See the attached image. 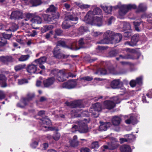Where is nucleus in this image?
Instances as JSON below:
<instances>
[{"instance_id": "obj_1", "label": "nucleus", "mask_w": 152, "mask_h": 152, "mask_svg": "<svg viewBox=\"0 0 152 152\" xmlns=\"http://www.w3.org/2000/svg\"><path fill=\"white\" fill-rule=\"evenodd\" d=\"M78 18L77 17H74L72 15L66 16L65 17V20L62 25L63 28L66 29L73 26L77 23Z\"/></svg>"}, {"instance_id": "obj_2", "label": "nucleus", "mask_w": 152, "mask_h": 152, "mask_svg": "<svg viewBox=\"0 0 152 152\" xmlns=\"http://www.w3.org/2000/svg\"><path fill=\"white\" fill-rule=\"evenodd\" d=\"M76 76L70 72L68 73L66 70H61L58 73L57 79L59 81L63 82L69 77H74Z\"/></svg>"}, {"instance_id": "obj_3", "label": "nucleus", "mask_w": 152, "mask_h": 152, "mask_svg": "<svg viewBox=\"0 0 152 152\" xmlns=\"http://www.w3.org/2000/svg\"><path fill=\"white\" fill-rule=\"evenodd\" d=\"M88 19L84 18V21L86 23L92 25H96L98 26H100L102 25V18L97 16L92 17L91 18L90 17H87Z\"/></svg>"}, {"instance_id": "obj_4", "label": "nucleus", "mask_w": 152, "mask_h": 152, "mask_svg": "<svg viewBox=\"0 0 152 152\" xmlns=\"http://www.w3.org/2000/svg\"><path fill=\"white\" fill-rule=\"evenodd\" d=\"M79 128L76 125H73L72 127V130L75 129L73 132L76 131L77 129L80 133H86L88 131V128L86 124L83 121L80 122L79 123Z\"/></svg>"}, {"instance_id": "obj_5", "label": "nucleus", "mask_w": 152, "mask_h": 152, "mask_svg": "<svg viewBox=\"0 0 152 152\" xmlns=\"http://www.w3.org/2000/svg\"><path fill=\"white\" fill-rule=\"evenodd\" d=\"M101 110L102 106L101 104L97 103L93 104L91 109L89 110V112L96 118L98 116V112L100 111Z\"/></svg>"}, {"instance_id": "obj_6", "label": "nucleus", "mask_w": 152, "mask_h": 152, "mask_svg": "<svg viewBox=\"0 0 152 152\" xmlns=\"http://www.w3.org/2000/svg\"><path fill=\"white\" fill-rule=\"evenodd\" d=\"M115 102L110 100H106L104 102V107L107 109L110 110L113 108L115 106V104H118L120 103V101L117 97L115 98Z\"/></svg>"}, {"instance_id": "obj_7", "label": "nucleus", "mask_w": 152, "mask_h": 152, "mask_svg": "<svg viewBox=\"0 0 152 152\" xmlns=\"http://www.w3.org/2000/svg\"><path fill=\"white\" fill-rule=\"evenodd\" d=\"M53 55L54 57L59 59L67 58L69 56L68 55H65L60 52V49L56 48L53 51Z\"/></svg>"}, {"instance_id": "obj_8", "label": "nucleus", "mask_w": 152, "mask_h": 152, "mask_svg": "<svg viewBox=\"0 0 152 152\" xmlns=\"http://www.w3.org/2000/svg\"><path fill=\"white\" fill-rule=\"evenodd\" d=\"M76 79L70 80L62 84L61 87L63 88L71 89L74 88L77 85Z\"/></svg>"}, {"instance_id": "obj_9", "label": "nucleus", "mask_w": 152, "mask_h": 152, "mask_svg": "<svg viewBox=\"0 0 152 152\" xmlns=\"http://www.w3.org/2000/svg\"><path fill=\"white\" fill-rule=\"evenodd\" d=\"M42 21V19L40 17L38 16H34L31 19L30 21L31 22V26L32 28L34 29H37L39 27H35L36 25L41 23Z\"/></svg>"}, {"instance_id": "obj_10", "label": "nucleus", "mask_w": 152, "mask_h": 152, "mask_svg": "<svg viewBox=\"0 0 152 152\" xmlns=\"http://www.w3.org/2000/svg\"><path fill=\"white\" fill-rule=\"evenodd\" d=\"M101 10L98 7L95 8L93 11H89L85 17V19H88L87 17H90L91 18L93 15H99L101 14Z\"/></svg>"}, {"instance_id": "obj_11", "label": "nucleus", "mask_w": 152, "mask_h": 152, "mask_svg": "<svg viewBox=\"0 0 152 152\" xmlns=\"http://www.w3.org/2000/svg\"><path fill=\"white\" fill-rule=\"evenodd\" d=\"M10 18L13 19H22L23 18V13L22 11L19 10L14 11L12 12Z\"/></svg>"}, {"instance_id": "obj_12", "label": "nucleus", "mask_w": 152, "mask_h": 152, "mask_svg": "<svg viewBox=\"0 0 152 152\" xmlns=\"http://www.w3.org/2000/svg\"><path fill=\"white\" fill-rule=\"evenodd\" d=\"M139 40V35L138 34H135L132 37L131 42H127L125 43V45H128L130 46H133L136 45Z\"/></svg>"}, {"instance_id": "obj_13", "label": "nucleus", "mask_w": 152, "mask_h": 152, "mask_svg": "<svg viewBox=\"0 0 152 152\" xmlns=\"http://www.w3.org/2000/svg\"><path fill=\"white\" fill-rule=\"evenodd\" d=\"M0 61L5 64H8L9 63L12 62L14 58L11 56H2L0 57Z\"/></svg>"}, {"instance_id": "obj_14", "label": "nucleus", "mask_w": 152, "mask_h": 152, "mask_svg": "<svg viewBox=\"0 0 152 152\" xmlns=\"http://www.w3.org/2000/svg\"><path fill=\"white\" fill-rule=\"evenodd\" d=\"M100 125L99 126V130L101 131H105L110 127L111 125L110 122H104L101 121L99 122Z\"/></svg>"}, {"instance_id": "obj_15", "label": "nucleus", "mask_w": 152, "mask_h": 152, "mask_svg": "<svg viewBox=\"0 0 152 152\" xmlns=\"http://www.w3.org/2000/svg\"><path fill=\"white\" fill-rule=\"evenodd\" d=\"M26 70L29 73H35L37 71V65L33 64H29L27 66Z\"/></svg>"}, {"instance_id": "obj_16", "label": "nucleus", "mask_w": 152, "mask_h": 152, "mask_svg": "<svg viewBox=\"0 0 152 152\" xmlns=\"http://www.w3.org/2000/svg\"><path fill=\"white\" fill-rule=\"evenodd\" d=\"M35 95L34 93H28L27 94V98H22V102L25 105L28 104L29 101L31 100L34 97Z\"/></svg>"}, {"instance_id": "obj_17", "label": "nucleus", "mask_w": 152, "mask_h": 152, "mask_svg": "<svg viewBox=\"0 0 152 152\" xmlns=\"http://www.w3.org/2000/svg\"><path fill=\"white\" fill-rule=\"evenodd\" d=\"M55 80L54 77H50L43 81V85L45 87H48L53 84Z\"/></svg>"}, {"instance_id": "obj_18", "label": "nucleus", "mask_w": 152, "mask_h": 152, "mask_svg": "<svg viewBox=\"0 0 152 152\" xmlns=\"http://www.w3.org/2000/svg\"><path fill=\"white\" fill-rule=\"evenodd\" d=\"M115 34L113 31L110 30H107L105 32L104 34V36L105 37L112 43V41L113 39Z\"/></svg>"}, {"instance_id": "obj_19", "label": "nucleus", "mask_w": 152, "mask_h": 152, "mask_svg": "<svg viewBox=\"0 0 152 152\" xmlns=\"http://www.w3.org/2000/svg\"><path fill=\"white\" fill-rule=\"evenodd\" d=\"M113 69H108L107 70L104 68H100L95 73V74L99 75H105L112 72Z\"/></svg>"}, {"instance_id": "obj_20", "label": "nucleus", "mask_w": 152, "mask_h": 152, "mask_svg": "<svg viewBox=\"0 0 152 152\" xmlns=\"http://www.w3.org/2000/svg\"><path fill=\"white\" fill-rule=\"evenodd\" d=\"M121 85L122 83L119 79L114 80L110 84L111 87L113 89L119 88L121 87Z\"/></svg>"}, {"instance_id": "obj_21", "label": "nucleus", "mask_w": 152, "mask_h": 152, "mask_svg": "<svg viewBox=\"0 0 152 152\" xmlns=\"http://www.w3.org/2000/svg\"><path fill=\"white\" fill-rule=\"evenodd\" d=\"M7 78L3 74H0V84L2 87H5L7 86L6 83Z\"/></svg>"}, {"instance_id": "obj_22", "label": "nucleus", "mask_w": 152, "mask_h": 152, "mask_svg": "<svg viewBox=\"0 0 152 152\" xmlns=\"http://www.w3.org/2000/svg\"><path fill=\"white\" fill-rule=\"evenodd\" d=\"M122 35L119 33L115 34L113 37V39L112 41V43H118L122 39Z\"/></svg>"}, {"instance_id": "obj_23", "label": "nucleus", "mask_w": 152, "mask_h": 152, "mask_svg": "<svg viewBox=\"0 0 152 152\" xmlns=\"http://www.w3.org/2000/svg\"><path fill=\"white\" fill-rule=\"evenodd\" d=\"M77 136H74L73 139L69 141L70 145L71 146L73 147H75L78 146L79 145V142L77 140Z\"/></svg>"}, {"instance_id": "obj_24", "label": "nucleus", "mask_w": 152, "mask_h": 152, "mask_svg": "<svg viewBox=\"0 0 152 152\" xmlns=\"http://www.w3.org/2000/svg\"><path fill=\"white\" fill-rule=\"evenodd\" d=\"M71 105L74 108L84 107V105L82 104V102L80 100L73 102L72 103Z\"/></svg>"}, {"instance_id": "obj_25", "label": "nucleus", "mask_w": 152, "mask_h": 152, "mask_svg": "<svg viewBox=\"0 0 152 152\" xmlns=\"http://www.w3.org/2000/svg\"><path fill=\"white\" fill-rule=\"evenodd\" d=\"M120 150L121 152H131V149L129 146L124 145L120 147Z\"/></svg>"}, {"instance_id": "obj_26", "label": "nucleus", "mask_w": 152, "mask_h": 152, "mask_svg": "<svg viewBox=\"0 0 152 152\" xmlns=\"http://www.w3.org/2000/svg\"><path fill=\"white\" fill-rule=\"evenodd\" d=\"M121 121V119L119 117L115 116L112 118V122L114 125L117 126L120 124Z\"/></svg>"}, {"instance_id": "obj_27", "label": "nucleus", "mask_w": 152, "mask_h": 152, "mask_svg": "<svg viewBox=\"0 0 152 152\" xmlns=\"http://www.w3.org/2000/svg\"><path fill=\"white\" fill-rule=\"evenodd\" d=\"M47 58L45 56H42L39 58L35 60L33 63H35L39 65H41L46 62Z\"/></svg>"}, {"instance_id": "obj_28", "label": "nucleus", "mask_w": 152, "mask_h": 152, "mask_svg": "<svg viewBox=\"0 0 152 152\" xmlns=\"http://www.w3.org/2000/svg\"><path fill=\"white\" fill-rule=\"evenodd\" d=\"M117 147V145L111 143L107 145H104L103 146V148H102V150L103 151H105V149H109L110 150H113Z\"/></svg>"}, {"instance_id": "obj_29", "label": "nucleus", "mask_w": 152, "mask_h": 152, "mask_svg": "<svg viewBox=\"0 0 152 152\" xmlns=\"http://www.w3.org/2000/svg\"><path fill=\"white\" fill-rule=\"evenodd\" d=\"M50 121L49 119L47 118H45L42 119L41 122H40V123L42 125V127L46 128H47V126H45V125H48L50 124Z\"/></svg>"}, {"instance_id": "obj_30", "label": "nucleus", "mask_w": 152, "mask_h": 152, "mask_svg": "<svg viewBox=\"0 0 152 152\" xmlns=\"http://www.w3.org/2000/svg\"><path fill=\"white\" fill-rule=\"evenodd\" d=\"M133 24L134 25V27L135 30L138 32L141 31L142 28L140 26L141 24V22H137L134 21L133 22Z\"/></svg>"}, {"instance_id": "obj_31", "label": "nucleus", "mask_w": 152, "mask_h": 152, "mask_svg": "<svg viewBox=\"0 0 152 152\" xmlns=\"http://www.w3.org/2000/svg\"><path fill=\"white\" fill-rule=\"evenodd\" d=\"M56 10L57 8L53 5L52 4L47 9L46 12L47 13L49 12H51L52 14H55Z\"/></svg>"}, {"instance_id": "obj_32", "label": "nucleus", "mask_w": 152, "mask_h": 152, "mask_svg": "<svg viewBox=\"0 0 152 152\" xmlns=\"http://www.w3.org/2000/svg\"><path fill=\"white\" fill-rule=\"evenodd\" d=\"M128 12L127 9L125 7L124 5H122L119 9V14L120 15L123 16L125 15Z\"/></svg>"}, {"instance_id": "obj_33", "label": "nucleus", "mask_w": 152, "mask_h": 152, "mask_svg": "<svg viewBox=\"0 0 152 152\" xmlns=\"http://www.w3.org/2000/svg\"><path fill=\"white\" fill-rule=\"evenodd\" d=\"M147 8V6L145 4L140 3L138 6L137 11V12H144L146 10Z\"/></svg>"}, {"instance_id": "obj_34", "label": "nucleus", "mask_w": 152, "mask_h": 152, "mask_svg": "<svg viewBox=\"0 0 152 152\" xmlns=\"http://www.w3.org/2000/svg\"><path fill=\"white\" fill-rule=\"evenodd\" d=\"M45 16L47 18L46 20L48 21H52L58 18L57 16L55 14H52L51 15L47 14L45 15Z\"/></svg>"}, {"instance_id": "obj_35", "label": "nucleus", "mask_w": 152, "mask_h": 152, "mask_svg": "<svg viewBox=\"0 0 152 152\" xmlns=\"http://www.w3.org/2000/svg\"><path fill=\"white\" fill-rule=\"evenodd\" d=\"M66 47L72 50H77L80 49V48L77 47V43L76 42H73L71 45L66 46Z\"/></svg>"}, {"instance_id": "obj_36", "label": "nucleus", "mask_w": 152, "mask_h": 152, "mask_svg": "<svg viewBox=\"0 0 152 152\" xmlns=\"http://www.w3.org/2000/svg\"><path fill=\"white\" fill-rule=\"evenodd\" d=\"M30 2L33 6H37L40 5L42 2L41 0H30Z\"/></svg>"}, {"instance_id": "obj_37", "label": "nucleus", "mask_w": 152, "mask_h": 152, "mask_svg": "<svg viewBox=\"0 0 152 152\" xmlns=\"http://www.w3.org/2000/svg\"><path fill=\"white\" fill-rule=\"evenodd\" d=\"M101 7L104 11L107 13L109 14L112 12V6L107 7L101 5Z\"/></svg>"}, {"instance_id": "obj_38", "label": "nucleus", "mask_w": 152, "mask_h": 152, "mask_svg": "<svg viewBox=\"0 0 152 152\" xmlns=\"http://www.w3.org/2000/svg\"><path fill=\"white\" fill-rule=\"evenodd\" d=\"M25 17L24 18L25 20L27 21L29 20H31L34 16V15L32 13H26L25 14Z\"/></svg>"}, {"instance_id": "obj_39", "label": "nucleus", "mask_w": 152, "mask_h": 152, "mask_svg": "<svg viewBox=\"0 0 152 152\" xmlns=\"http://www.w3.org/2000/svg\"><path fill=\"white\" fill-rule=\"evenodd\" d=\"M124 137L127 138L129 142L132 141L135 138V136L132 134L125 135Z\"/></svg>"}, {"instance_id": "obj_40", "label": "nucleus", "mask_w": 152, "mask_h": 152, "mask_svg": "<svg viewBox=\"0 0 152 152\" xmlns=\"http://www.w3.org/2000/svg\"><path fill=\"white\" fill-rule=\"evenodd\" d=\"M53 26L51 25H48L45 26L42 28V31L45 32L49 30L52 29Z\"/></svg>"}, {"instance_id": "obj_41", "label": "nucleus", "mask_w": 152, "mask_h": 152, "mask_svg": "<svg viewBox=\"0 0 152 152\" xmlns=\"http://www.w3.org/2000/svg\"><path fill=\"white\" fill-rule=\"evenodd\" d=\"M30 56L29 55H22L18 58V60L21 62L26 61L28 60Z\"/></svg>"}, {"instance_id": "obj_42", "label": "nucleus", "mask_w": 152, "mask_h": 152, "mask_svg": "<svg viewBox=\"0 0 152 152\" xmlns=\"http://www.w3.org/2000/svg\"><path fill=\"white\" fill-rule=\"evenodd\" d=\"M125 7L127 9L128 12L129 10L132 9H135L137 8V6L134 4H129L127 5H124Z\"/></svg>"}, {"instance_id": "obj_43", "label": "nucleus", "mask_w": 152, "mask_h": 152, "mask_svg": "<svg viewBox=\"0 0 152 152\" xmlns=\"http://www.w3.org/2000/svg\"><path fill=\"white\" fill-rule=\"evenodd\" d=\"M25 64H20L15 66V69L16 71H18L24 69L26 66Z\"/></svg>"}, {"instance_id": "obj_44", "label": "nucleus", "mask_w": 152, "mask_h": 152, "mask_svg": "<svg viewBox=\"0 0 152 152\" xmlns=\"http://www.w3.org/2000/svg\"><path fill=\"white\" fill-rule=\"evenodd\" d=\"M105 37H104V38L98 42L97 43L99 44H107L111 42Z\"/></svg>"}, {"instance_id": "obj_45", "label": "nucleus", "mask_w": 152, "mask_h": 152, "mask_svg": "<svg viewBox=\"0 0 152 152\" xmlns=\"http://www.w3.org/2000/svg\"><path fill=\"white\" fill-rule=\"evenodd\" d=\"M18 26L15 23H13L10 28L7 30V31H11L14 32L16 31L18 29Z\"/></svg>"}, {"instance_id": "obj_46", "label": "nucleus", "mask_w": 152, "mask_h": 152, "mask_svg": "<svg viewBox=\"0 0 152 152\" xmlns=\"http://www.w3.org/2000/svg\"><path fill=\"white\" fill-rule=\"evenodd\" d=\"M123 28L125 30H130L131 29V27L129 23L126 22L123 23Z\"/></svg>"}, {"instance_id": "obj_47", "label": "nucleus", "mask_w": 152, "mask_h": 152, "mask_svg": "<svg viewBox=\"0 0 152 152\" xmlns=\"http://www.w3.org/2000/svg\"><path fill=\"white\" fill-rule=\"evenodd\" d=\"M7 43V40L2 37H0V46H3L5 45Z\"/></svg>"}, {"instance_id": "obj_48", "label": "nucleus", "mask_w": 152, "mask_h": 152, "mask_svg": "<svg viewBox=\"0 0 152 152\" xmlns=\"http://www.w3.org/2000/svg\"><path fill=\"white\" fill-rule=\"evenodd\" d=\"M87 43L86 41V40L83 38H81L79 41V47L80 48H82L83 46L84 45V44Z\"/></svg>"}, {"instance_id": "obj_49", "label": "nucleus", "mask_w": 152, "mask_h": 152, "mask_svg": "<svg viewBox=\"0 0 152 152\" xmlns=\"http://www.w3.org/2000/svg\"><path fill=\"white\" fill-rule=\"evenodd\" d=\"M125 122L127 124H130L132 123L134 125L135 124L134 121V117L132 116H131L129 119L126 120Z\"/></svg>"}, {"instance_id": "obj_50", "label": "nucleus", "mask_w": 152, "mask_h": 152, "mask_svg": "<svg viewBox=\"0 0 152 152\" xmlns=\"http://www.w3.org/2000/svg\"><path fill=\"white\" fill-rule=\"evenodd\" d=\"M93 79V77L91 76H87L83 77L80 78L81 80H83L85 81H91Z\"/></svg>"}, {"instance_id": "obj_51", "label": "nucleus", "mask_w": 152, "mask_h": 152, "mask_svg": "<svg viewBox=\"0 0 152 152\" xmlns=\"http://www.w3.org/2000/svg\"><path fill=\"white\" fill-rule=\"evenodd\" d=\"M118 54L116 50H112L109 52V56L110 57L116 56Z\"/></svg>"}, {"instance_id": "obj_52", "label": "nucleus", "mask_w": 152, "mask_h": 152, "mask_svg": "<svg viewBox=\"0 0 152 152\" xmlns=\"http://www.w3.org/2000/svg\"><path fill=\"white\" fill-rule=\"evenodd\" d=\"M60 137V134L58 132H56V133L54 134L53 136V139L56 141L58 140Z\"/></svg>"}, {"instance_id": "obj_53", "label": "nucleus", "mask_w": 152, "mask_h": 152, "mask_svg": "<svg viewBox=\"0 0 152 152\" xmlns=\"http://www.w3.org/2000/svg\"><path fill=\"white\" fill-rule=\"evenodd\" d=\"M28 83V81L26 79H22L18 80V84L19 85H22Z\"/></svg>"}, {"instance_id": "obj_54", "label": "nucleus", "mask_w": 152, "mask_h": 152, "mask_svg": "<svg viewBox=\"0 0 152 152\" xmlns=\"http://www.w3.org/2000/svg\"><path fill=\"white\" fill-rule=\"evenodd\" d=\"M79 34H82L84 32L86 31V29L85 28V27L83 26H82L80 27L79 30Z\"/></svg>"}, {"instance_id": "obj_55", "label": "nucleus", "mask_w": 152, "mask_h": 152, "mask_svg": "<svg viewBox=\"0 0 152 152\" xmlns=\"http://www.w3.org/2000/svg\"><path fill=\"white\" fill-rule=\"evenodd\" d=\"M99 145L97 142L92 143L91 145V147L93 148H97L99 147Z\"/></svg>"}, {"instance_id": "obj_56", "label": "nucleus", "mask_w": 152, "mask_h": 152, "mask_svg": "<svg viewBox=\"0 0 152 152\" xmlns=\"http://www.w3.org/2000/svg\"><path fill=\"white\" fill-rule=\"evenodd\" d=\"M126 59H135V58L134 56L133 55L131 54L127 53L126 55H125Z\"/></svg>"}, {"instance_id": "obj_57", "label": "nucleus", "mask_w": 152, "mask_h": 152, "mask_svg": "<svg viewBox=\"0 0 152 152\" xmlns=\"http://www.w3.org/2000/svg\"><path fill=\"white\" fill-rule=\"evenodd\" d=\"M65 45V42L62 41H58L57 44V46L61 47H64Z\"/></svg>"}, {"instance_id": "obj_58", "label": "nucleus", "mask_w": 152, "mask_h": 152, "mask_svg": "<svg viewBox=\"0 0 152 152\" xmlns=\"http://www.w3.org/2000/svg\"><path fill=\"white\" fill-rule=\"evenodd\" d=\"M64 6L66 9L68 11L72 10V8H71L70 6L67 3H65L64 4Z\"/></svg>"}, {"instance_id": "obj_59", "label": "nucleus", "mask_w": 152, "mask_h": 152, "mask_svg": "<svg viewBox=\"0 0 152 152\" xmlns=\"http://www.w3.org/2000/svg\"><path fill=\"white\" fill-rule=\"evenodd\" d=\"M55 34L57 36H60L62 33L63 31L61 29H57L55 31Z\"/></svg>"}, {"instance_id": "obj_60", "label": "nucleus", "mask_w": 152, "mask_h": 152, "mask_svg": "<svg viewBox=\"0 0 152 152\" xmlns=\"http://www.w3.org/2000/svg\"><path fill=\"white\" fill-rule=\"evenodd\" d=\"M142 78L141 77L137 78L136 80L137 83L141 85L142 83Z\"/></svg>"}, {"instance_id": "obj_61", "label": "nucleus", "mask_w": 152, "mask_h": 152, "mask_svg": "<svg viewBox=\"0 0 152 152\" xmlns=\"http://www.w3.org/2000/svg\"><path fill=\"white\" fill-rule=\"evenodd\" d=\"M147 21L149 23H152V14H150L148 15Z\"/></svg>"}, {"instance_id": "obj_62", "label": "nucleus", "mask_w": 152, "mask_h": 152, "mask_svg": "<svg viewBox=\"0 0 152 152\" xmlns=\"http://www.w3.org/2000/svg\"><path fill=\"white\" fill-rule=\"evenodd\" d=\"M132 35V33L131 32L126 31L124 33V36L125 37H129Z\"/></svg>"}, {"instance_id": "obj_63", "label": "nucleus", "mask_w": 152, "mask_h": 152, "mask_svg": "<svg viewBox=\"0 0 152 152\" xmlns=\"http://www.w3.org/2000/svg\"><path fill=\"white\" fill-rule=\"evenodd\" d=\"M90 5L88 4H81L80 6V8L81 9H86L89 8Z\"/></svg>"}, {"instance_id": "obj_64", "label": "nucleus", "mask_w": 152, "mask_h": 152, "mask_svg": "<svg viewBox=\"0 0 152 152\" xmlns=\"http://www.w3.org/2000/svg\"><path fill=\"white\" fill-rule=\"evenodd\" d=\"M90 149L87 148H82L80 150L81 152H90Z\"/></svg>"}]
</instances>
